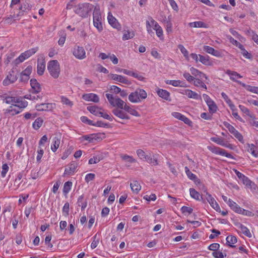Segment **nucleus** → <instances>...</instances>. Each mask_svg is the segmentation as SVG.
Returning a JSON list of instances; mask_svg holds the SVG:
<instances>
[{
  "label": "nucleus",
  "instance_id": "1",
  "mask_svg": "<svg viewBox=\"0 0 258 258\" xmlns=\"http://www.w3.org/2000/svg\"><path fill=\"white\" fill-rule=\"evenodd\" d=\"M147 97V93L142 89L137 88L128 95V100L132 103H139Z\"/></svg>",
  "mask_w": 258,
  "mask_h": 258
},
{
  "label": "nucleus",
  "instance_id": "2",
  "mask_svg": "<svg viewBox=\"0 0 258 258\" xmlns=\"http://www.w3.org/2000/svg\"><path fill=\"white\" fill-rule=\"evenodd\" d=\"M93 5L89 3L79 4L75 7L74 12L82 18H86L93 9Z\"/></svg>",
  "mask_w": 258,
  "mask_h": 258
},
{
  "label": "nucleus",
  "instance_id": "3",
  "mask_svg": "<svg viewBox=\"0 0 258 258\" xmlns=\"http://www.w3.org/2000/svg\"><path fill=\"white\" fill-rule=\"evenodd\" d=\"M47 70L50 75L54 79H57L60 74L59 64L57 60H52L48 62Z\"/></svg>",
  "mask_w": 258,
  "mask_h": 258
},
{
  "label": "nucleus",
  "instance_id": "4",
  "mask_svg": "<svg viewBox=\"0 0 258 258\" xmlns=\"http://www.w3.org/2000/svg\"><path fill=\"white\" fill-rule=\"evenodd\" d=\"M93 25L97 28L98 31L100 32L103 30V26L102 23V17L100 9L97 7H95L93 13Z\"/></svg>",
  "mask_w": 258,
  "mask_h": 258
},
{
  "label": "nucleus",
  "instance_id": "5",
  "mask_svg": "<svg viewBox=\"0 0 258 258\" xmlns=\"http://www.w3.org/2000/svg\"><path fill=\"white\" fill-rule=\"evenodd\" d=\"M38 50L37 47L30 49L24 52L21 53L20 55L15 60V63L18 64L23 61L26 59L29 58L33 54H35Z\"/></svg>",
  "mask_w": 258,
  "mask_h": 258
},
{
  "label": "nucleus",
  "instance_id": "6",
  "mask_svg": "<svg viewBox=\"0 0 258 258\" xmlns=\"http://www.w3.org/2000/svg\"><path fill=\"white\" fill-rule=\"evenodd\" d=\"M18 79V76L15 74V71L12 69L9 73L6 78L3 82L4 86H8L11 84L14 83Z\"/></svg>",
  "mask_w": 258,
  "mask_h": 258
},
{
  "label": "nucleus",
  "instance_id": "7",
  "mask_svg": "<svg viewBox=\"0 0 258 258\" xmlns=\"http://www.w3.org/2000/svg\"><path fill=\"white\" fill-rule=\"evenodd\" d=\"M208 149L213 153L224 156L227 158L234 159L233 156L230 153H227L224 149L216 146H209Z\"/></svg>",
  "mask_w": 258,
  "mask_h": 258
},
{
  "label": "nucleus",
  "instance_id": "8",
  "mask_svg": "<svg viewBox=\"0 0 258 258\" xmlns=\"http://www.w3.org/2000/svg\"><path fill=\"white\" fill-rule=\"evenodd\" d=\"M73 54L76 58L79 59H83L86 57L84 48L80 46H76L74 48Z\"/></svg>",
  "mask_w": 258,
  "mask_h": 258
},
{
  "label": "nucleus",
  "instance_id": "9",
  "mask_svg": "<svg viewBox=\"0 0 258 258\" xmlns=\"http://www.w3.org/2000/svg\"><path fill=\"white\" fill-rule=\"evenodd\" d=\"M30 86L31 87L30 92L32 94H38L42 90L41 85L35 79L30 80Z\"/></svg>",
  "mask_w": 258,
  "mask_h": 258
},
{
  "label": "nucleus",
  "instance_id": "10",
  "mask_svg": "<svg viewBox=\"0 0 258 258\" xmlns=\"http://www.w3.org/2000/svg\"><path fill=\"white\" fill-rule=\"evenodd\" d=\"M234 172L238 178L242 181V183L245 185L251 187L254 183L252 182L247 177L238 170L234 169Z\"/></svg>",
  "mask_w": 258,
  "mask_h": 258
},
{
  "label": "nucleus",
  "instance_id": "11",
  "mask_svg": "<svg viewBox=\"0 0 258 258\" xmlns=\"http://www.w3.org/2000/svg\"><path fill=\"white\" fill-rule=\"evenodd\" d=\"M108 77L113 80L117 81L118 82L124 84L130 85L131 84L130 81H129L125 77L121 75H119L114 74H110L109 75H108Z\"/></svg>",
  "mask_w": 258,
  "mask_h": 258
},
{
  "label": "nucleus",
  "instance_id": "12",
  "mask_svg": "<svg viewBox=\"0 0 258 258\" xmlns=\"http://www.w3.org/2000/svg\"><path fill=\"white\" fill-rule=\"evenodd\" d=\"M78 166V163L75 161H72L68 165V167L64 170V174L71 175L74 174Z\"/></svg>",
  "mask_w": 258,
  "mask_h": 258
},
{
  "label": "nucleus",
  "instance_id": "13",
  "mask_svg": "<svg viewBox=\"0 0 258 258\" xmlns=\"http://www.w3.org/2000/svg\"><path fill=\"white\" fill-rule=\"evenodd\" d=\"M148 163L151 164L152 166H156L158 165V161L157 155L149 153L147 154L146 157L145 159Z\"/></svg>",
  "mask_w": 258,
  "mask_h": 258
},
{
  "label": "nucleus",
  "instance_id": "14",
  "mask_svg": "<svg viewBox=\"0 0 258 258\" xmlns=\"http://www.w3.org/2000/svg\"><path fill=\"white\" fill-rule=\"evenodd\" d=\"M54 104L52 103H41L37 104L35 108L37 110L41 111H51L54 108Z\"/></svg>",
  "mask_w": 258,
  "mask_h": 258
},
{
  "label": "nucleus",
  "instance_id": "15",
  "mask_svg": "<svg viewBox=\"0 0 258 258\" xmlns=\"http://www.w3.org/2000/svg\"><path fill=\"white\" fill-rule=\"evenodd\" d=\"M14 104H12L15 107L19 108L20 110L26 107L28 105V102L26 100H23L21 97H16Z\"/></svg>",
  "mask_w": 258,
  "mask_h": 258
},
{
  "label": "nucleus",
  "instance_id": "16",
  "mask_svg": "<svg viewBox=\"0 0 258 258\" xmlns=\"http://www.w3.org/2000/svg\"><path fill=\"white\" fill-rule=\"evenodd\" d=\"M82 98L88 101H92L95 103H98L99 101L98 96L94 93L85 94L83 95Z\"/></svg>",
  "mask_w": 258,
  "mask_h": 258
},
{
  "label": "nucleus",
  "instance_id": "17",
  "mask_svg": "<svg viewBox=\"0 0 258 258\" xmlns=\"http://www.w3.org/2000/svg\"><path fill=\"white\" fill-rule=\"evenodd\" d=\"M172 115L174 117L183 121L187 125H190L192 123V121L180 113L174 112L172 113Z\"/></svg>",
  "mask_w": 258,
  "mask_h": 258
},
{
  "label": "nucleus",
  "instance_id": "18",
  "mask_svg": "<svg viewBox=\"0 0 258 258\" xmlns=\"http://www.w3.org/2000/svg\"><path fill=\"white\" fill-rule=\"evenodd\" d=\"M108 23L113 28L117 29H120L121 28L120 25L117 22V20L111 15V13H109L107 17Z\"/></svg>",
  "mask_w": 258,
  "mask_h": 258
},
{
  "label": "nucleus",
  "instance_id": "19",
  "mask_svg": "<svg viewBox=\"0 0 258 258\" xmlns=\"http://www.w3.org/2000/svg\"><path fill=\"white\" fill-rule=\"evenodd\" d=\"M87 109L91 113L95 116H100L101 114H102V112L101 111V110L102 109L96 105L88 106Z\"/></svg>",
  "mask_w": 258,
  "mask_h": 258
},
{
  "label": "nucleus",
  "instance_id": "20",
  "mask_svg": "<svg viewBox=\"0 0 258 258\" xmlns=\"http://www.w3.org/2000/svg\"><path fill=\"white\" fill-rule=\"evenodd\" d=\"M189 192L190 196L198 201H202L203 203H205V200L204 198L201 196L200 193L196 190L194 188H190L189 189Z\"/></svg>",
  "mask_w": 258,
  "mask_h": 258
},
{
  "label": "nucleus",
  "instance_id": "21",
  "mask_svg": "<svg viewBox=\"0 0 258 258\" xmlns=\"http://www.w3.org/2000/svg\"><path fill=\"white\" fill-rule=\"evenodd\" d=\"M112 113L115 116L121 119H129L130 118L129 116L126 113L117 108L114 109L112 110Z\"/></svg>",
  "mask_w": 258,
  "mask_h": 258
},
{
  "label": "nucleus",
  "instance_id": "22",
  "mask_svg": "<svg viewBox=\"0 0 258 258\" xmlns=\"http://www.w3.org/2000/svg\"><path fill=\"white\" fill-rule=\"evenodd\" d=\"M45 69V62L44 59L39 61L38 60L37 66V73L39 76H42Z\"/></svg>",
  "mask_w": 258,
  "mask_h": 258
},
{
  "label": "nucleus",
  "instance_id": "23",
  "mask_svg": "<svg viewBox=\"0 0 258 258\" xmlns=\"http://www.w3.org/2000/svg\"><path fill=\"white\" fill-rule=\"evenodd\" d=\"M228 205L235 212L239 213L241 211L242 208L240 207L235 202L229 199Z\"/></svg>",
  "mask_w": 258,
  "mask_h": 258
},
{
  "label": "nucleus",
  "instance_id": "24",
  "mask_svg": "<svg viewBox=\"0 0 258 258\" xmlns=\"http://www.w3.org/2000/svg\"><path fill=\"white\" fill-rule=\"evenodd\" d=\"M158 95L166 100H170V93L165 90L158 89L157 91Z\"/></svg>",
  "mask_w": 258,
  "mask_h": 258
},
{
  "label": "nucleus",
  "instance_id": "25",
  "mask_svg": "<svg viewBox=\"0 0 258 258\" xmlns=\"http://www.w3.org/2000/svg\"><path fill=\"white\" fill-rule=\"evenodd\" d=\"M237 83L243 87L246 90L258 94V87L246 85L240 81H237Z\"/></svg>",
  "mask_w": 258,
  "mask_h": 258
},
{
  "label": "nucleus",
  "instance_id": "26",
  "mask_svg": "<svg viewBox=\"0 0 258 258\" xmlns=\"http://www.w3.org/2000/svg\"><path fill=\"white\" fill-rule=\"evenodd\" d=\"M229 132L232 134L240 142H242L243 137L242 135L238 132L233 126H231L229 129Z\"/></svg>",
  "mask_w": 258,
  "mask_h": 258
},
{
  "label": "nucleus",
  "instance_id": "27",
  "mask_svg": "<svg viewBox=\"0 0 258 258\" xmlns=\"http://www.w3.org/2000/svg\"><path fill=\"white\" fill-rule=\"evenodd\" d=\"M60 139L57 137H54L52 139V144L51 145V149L52 152H55L59 146Z\"/></svg>",
  "mask_w": 258,
  "mask_h": 258
},
{
  "label": "nucleus",
  "instance_id": "28",
  "mask_svg": "<svg viewBox=\"0 0 258 258\" xmlns=\"http://www.w3.org/2000/svg\"><path fill=\"white\" fill-rule=\"evenodd\" d=\"M221 96L225 101L228 104L231 110L235 111L236 110V107L229 98L228 96L224 92L221 93Z\"/></svg>",
  "mask_w": 258,
  "mask_h": 258
},
{
  "label": "nucleus",
  "instance_id": "29",
  "mask_svg": "<svg viewBox=\"0 0 258 258\" xmlns=\"http://www.w3.org/2000/svg\"><path fill=\"white\" fill-rule=\"evenodd\" d=\"M190 71L191 74L195 77L199 76L201 79L203 78H205L206 79H208V77L205 74L194 67L190 69Z\"/></svg>",
  "mask_w": 258,
  "mask_h": 258
},
{
  "label": "nucleus",
  "instance_id": "30",
  "mask_svg": "<svg viewBox=\"0 0 258 258\" xmlns=\"http://www.w3.org/2000/svg\"><path fill=\"white\" fill-rule=\"evenodd\" d=\"M199 60L203 64L206 66H211L212 62L209 59V56L208 55H202L199 54Z\"/></svg>",
  "mask_w": 258,
  "mask_h": 258
},
{
  "label": "nucleus",
  "instance_id": "31",
  "mask_svg": "<svg viewBox=\"0 0 258 258\" xmlns=\"http://www.w3.org/2000/svg\"><path fill=\"white\" fill-rule=\"evenodd\" d=\"M226 74L230 76V78L231 80L237 82L236 80L238 78H241L242 77L236 72L227 70Z\"/></svg>",
  "mask_w": 258,
  "mask_h": 258
},
{
  "label": "nucleus",
  "instance_id": "32",
  "mask_svg": "<svg viewBox=\"0 0 258 258\" xmlns=\"http://www.w3.org/2000/svg\"><path fill=\"white\" fill-rule=\"evenodd\" d=\"M130 186L133 192L138 194L141 189V186L137 180L131 183Z\"/></svg>",
  "mask_w": 258,
  "mask_h": 258
},
{
  "label": "nucleus",
  "instance_id": "33",
  "mask_svg": "<svg viewBox=\"0 0 258 258\" xmlns=\"http://www.w3.org/2000/svg\"><path fill=\"white\" fill-rule=\"evenodd\" d=\"M114 103L113 104V106H116L118 108L124 109V106L125 105H127L124 101L121 100L119 97H116V99L115 100V101H114Z\"/></svg>",
  "mask_w": 258,
  "mask_h": 258
},
{
  "label": "nucleus",
  "instance_id": "34",
  "mask_svg": "<svg viewBox=\"0 0 258 258\" xmlns=\"http://www.w3.org/2000/svg\"><path fill=\"white\" fill-rule=\"evenodd\" d=\"M185 94L189 98H193L197 100L201 99V97L196 92L192 91L190 90H186L185 91Z\"/></svg>",
  "mask_w": 258,
  "mask_h": 258
},
{
  "label": "nucleus",
  "instance_id": "35",
  "mask_svg": "<svg viewBox=\"0 0 258 258\" xmlns=\"http://www.w3.org/2000/svg\"><path fill=\"white\" fill-rule=\"evenodd\" d=\"M14 107L15 106H13V105L10 106L9 108L6 110L5 113L13 116L16 114H19L21 111V110H20L19 109H16L15 108H14Z\"/></svg>",
  "mask_w": 258,
  "mask_h": 258
},
{
  "label": "nucleus",
  "instance_id": "36",
  "mask_svg": "<svg viewBox=\"0 0 258 258\" xmlns=\"http://www.w3.org/2000/svg\"><path fill=\"white\" fill-rule=\"evenodd\" d=\"M124 110L132 115L135 116H140L139 113L136 110L131 107L128 105H125L124 106Z\"/></svg>",
  "mask_w": 258,
  "mask_h": 258
},
{
  "label": "nucleus",
  "instance_id": "37",
  "mask_svg": "<svg viewBox=\"0 0 258 258\" xmlns=\"http://www.w3.org/2000/svg\"><path fill=\"white\" fill-rule=\"evenodd\" d=\"M226 242L228 244L229 246H230L231 247H235V245H232V244L236 243L237 241V238L235 236H232V235L228 236L226 237Z\"/></svg>",
  "mask_w": 258,
  "mask_h": 258
},
{
  "label": "nucleus",
  "instance_id": "38",
  "mask_svg": "<svg viewBox=\"0 0 258 258\" xmlns=\"http://www.w3.org/2000/svg\"><path fill=\"white\" fill-rule=\"evenodd\" d=\"M84 195L80 196L77 201V203L79 206L81 207V210L83 211L86 208L87 205V202L86 201H83Z\"/></svg>",
  "mask_w": 258,
  "mask_h": 258
},
{
  "label": "nucleus",
  "instance_id": "39",
  "mask_svg": "<svg viewBox=\"0 0 258 258\" xmlns=\"http://www.w3.org/2000/svg\"><path fill=\"white\" fill-rule=\"evenodd\" d=\"M30 6L29 3L25 2L19 8L21 12H19V14L17 15V16H22L23 15V12H26L27 10L30 9Z\"/></svg>",
  "mask_w": 258,
  "mask_h": 258
},
{
  "label": "nucleus",
  "instance_id": "40",
  "mask_svg": "<svg viewBox=\"0 0 258 258\" xmlns=\"http://www.w3.org/2000/svg\"><path fill=\"white\" fill-rule=\"evenodd\" d=\"M189 26L190 27L195 28H206V24L202 21H196L189 23Z\"/></svg>",
  "mask_w": 258,
  "mask_h": 258
},
{
  "label": "nucleus",
  "instance_id": "41",
  "mask_svg": "<svg viewBox=\"0 0 258 258\" xmlns=\"http://www.w3.org/2000/svg\"><path fill=\"white\" fill-rule=\"evenodd\" d=\"M204 196V199H206L210 204L211 206H213L214 205L217 203L215 199L212 197L211 195L206 191V194Z\"/></svg>",
  "mask_w": 258,
  "mask_h": 258
},
{
  "label": "nucleus",
  "instance_id": "42",
  "mask_svg": "<svg viewBox=\"0 0 258 258\" xmlns=\"http://www.w3.org/2000/svg\"><path fill=\"white\" fill-rule=\"evenodd\" d=\"M93 138L94 142L95 141L99 142L102 140L103 139H105V135L104 133H103L93 134Z\"/></svg>",
  "mask_w": 258,
  "mask_h": 258
},
{
  "label": "nucleus",
  "instance_id": "43",
  "mask_svg": "<svg viewBox=\"0 0 258 258\" xmlns=\"http://www.w3.org/2000/svg\"><path fill=\"white\" fill-rule=\"evenodd\" d=\"M165 83L166 84L171 85L174 87H182L183 86L181 84L182 82L180 80H166Z\"/></svg>",
  "mask_w": 258,
  "mask_h": 258
},
{
  "label": "nucleus",
  "instance_id": "44",
  "mask_svg": "<svg viewBox=\"0 0 258 258\" xmlns=\"http://www.w3.org/2000/svg\"><path fill=\"white\" fill-rule=\"evenodd\" d=\"M72 182L68 181L64 183L63 187V193L64 195H67L71 189Z\"/></svg>",
  "mask_w": 258,
  "mask_h": 258
},
{
  "label": "nucleus",
  "instance_id": "45",
  "mask_svg": "<svg viewBox=\"0 0 258 258\" xmlns=\"http://www.w3.org/2000/svg\"><path fill=\"white\" fill-rule=\"evenodd\" d=\"M43 122V120L41 118H37L33 123V127L35 130L39 129L42 126Z\"/></svg>",
  "mask_w": 258,
  "mask_h": 258
},
{
  "label": "nucleus",
  "instance_id": "46",
  "mask_svg": "<svg viewBox=\"0 0 258 258\" xmlns=\"http://www.w3.org/2000/svg\"><path fill=\"white\" fill-rule=\"evenodd\" d=\"M207 105L209 107V110L210 113H214L216 112L217 106L213 101L210 102V103L208 104Z\"/></svg>",
  "mask_w": 258,
  "mask_h": 258
},
{
  "label": "nucleus",
  "instance_id": "47",
  "mask_svg": "<svg viewBox=\"0 0 258 258\" xmlns=\"http://www.w3.org/2000/svg\"><path fill=\"white\" fill-rule=\"evenodd\" d=\"M4 98V100L5 101V102L7 104H14L15 102V99L16 97H12V96H7L4 95L2 96Z\"/></svg>",
  "mask_w": 258,
  "mask_h": 258
},
{
  "label": "nucleus",
  "instance_id": "48",
  "mask_svg": "<svg viewBox=\"0 0 258 258\" xmlns=\"http://www.w3.org/2000/svg\"><path fill=\"white\" fill-rule=\"evenodd\" d=\"M61 102L67 106L72 107L73 105V103L72 101L70 100L67 97L62 96L60 97Z\"/></svg>",
  "mask_w": 258,
  "mask_h": 258
},
{
  "label": "nucleus",
  "instance_id": "49",
  "mask_svg": "<svg viewBox=\"0 0 258 258\" xmlns=\"http://www.w3.org/2000/svg\"><path fill=\"white\" fill-rule=\"evenodd\" d=\"M210 140L212 142H214L217 143V144L221 145L222 146L224 145V144L225 142V141H224V140L223 138H220V137H212V138H211Z\"/></svg>",
  "mask_w": 258,
  "mask_h": 258
},
{
  "label": "nucleus",
  "instance_id": "50",
  "mask_svg": "<svg viewBox=\"0 0 258 258\" xmlns=\"http://www.w3.org/2000/svg\"><path fill=\"white\" fill-rule=\"evenodd\" d=\"M178 48L187 60L189 59L188 52L186 49L181 44L178 46Z\"/></svg>",
  "mask_w": 258,
  "mask_h": 258
},
{
  "label": "nucleus",
  "instance_id": "51",
  "mask_svg": "<svg viewBox=\"0 0 258 258\" xmlns=\"http://www.w3.org/2000/svg\"><path fill=\"white\" fill-rule=\"evenodd\" d=\"M240 229L241 233H242V234H243L244 235L249 238L251 237L252 235L249 230L246 226L243 225Z\"/></svg>",
  "mask_w": 258,
  "mask_h": 258
},
{
  "label": "nucleus",
  "instance_id": "52",
  "mask_svg": "<svg viewBox=\"0 0 258 258\" xmlns=\"http://www.w3.org/2000/svg\"><path fill=\"white\" fill-rule=\"evenodd\" d=\"M135 36L134 32L125 31L123 35L122 40H126L132 38Z\"/></svg>",
  "mask_w": 258,
  "mask_h": 258
},
{
  "label": "nucleus",
  "instance_id": "53",
  "mask_svg": "<svg viewBox=\"0 0 258 258\" xmlns=\"http://www.w3.org/2000/svg\"><path fill=\"white\" fill-rule=\"evenodd\" d=\"M94 126L105 128H109L110 127L109 123H105L102 121H97L96 123H94Z\"/></svg>",
  "mask_w": 258,
  "mask_h": 258
},
{
  "label": "nucleus",
  "instance_id": "54",
  "mask_svg": "<svg viewBox=\"0 0 258 258\" xmlns=\"http://www.w3.org/2000/svg\"><path fill=\"white\" fill-rule=\"evenodd\" d=\"M185 171L187 177L191 180L195 179L197 178V176L193 174L187 167H185Z\"/></svg>",
  "mask_w": 258,
  "mask_h": 258
},
{
  "label": "nucleus",
  "instance_id": "55",
  "mask_svg": "<svg viewBox=\"0 0 258 258\" xmlns=\"http://www.w3.org/2000/svg\"><path fill=\"white\" fill-rule=\"evenodd\" d=\"M136 152H137V154L138 156L141 160H145V159L146 157L147 154H146L145 152L143 150H142L141 149H138L137 150Z\"/></svg>",
  "mask_w": 258,
  "mask_h": 258
},
{
  "label": "nucleus",
  "instance_id": "56",
  "mask_svg": "<svg viewBox=\"0 0 258 258\" xmlns=\"http://www.w3.org/2000/svg\"><path fill=\"white\" fill-rule=\"evenodd\" d=\"M121 158L122 160L130 163H135L136 162V160L132 156H130L127 155H124L121 156Z\"/></svg>",
  "mask_w": 258,
  "mask_h": 258
},
{
  "label": "nucleus",
  "instance_id": "57",
  "mask_svg": "<svg viewBox=\"0 0 258 258\" xmlns=\"http://www.w3.org/2000/svg\"><path fill=\"white\" fill-rule=\"evenodd\" d=\"M9 167L7 163L3 164L2 171L1 172V175L2 177H5L7 173L9 170Z\"/></svg>",
  "mask_w": 258,
  "mask_h": 258
},
{
  "label": "nucleus",
  "instance_id": "58",
  "mask_svg": "<svg viewBox=\"0 0 258 258\" xmlns=\"http://www.w3.org/2000/svg\"><path fill=\"white\" fill-rule=\"evenodd\" d=\"M180 210H181V211L182 212V213L183 214L187 213L188 214H190L192 213L193 212L192 208L189 207L185 206H182Z\"/></svg>",
  "mask_w": 258,
  "mask_h": 258
},
{
  "label": "nucleus",
  "instance_id": "59",
  "mask_svg": "<svg viewBox=\"0 0 258 258\" xmlns=\"http://www.w3.org/2000/svg\"><path fill=\"white\" fill-rule=\"evenodd\" d=\"M69 209L70 204L68 202H67L64 204L62 208V212L65 216H68L69 215Z\"/></svg>",
  "mask_w": 258,
  "mask_h": 258
},
{
  "label": "nucleus",
  "instance_id": "60",
  "mask_svg": "<svg viewBox=\"0 0 258 258\" xmlns=\"http://www.w3.org/2000/svg\"><path fill=\"white\" fill-rule=\"evenodd\" d=\"M39 149L37 151V155L36 157V160L38 162H40L42 157L43 155L44 151L41 148V147H38Z\"/></svg>",
  "mask_w": 258,
  "mask_h": 258
},
{
  "label": "nucleus",
  "instance_id": "61",
  "mask_svg": "<svg viewBox=\"0 0 258 258\" xmlns=\"http://www.w3.org/2000/svg\"><path fill=\"white\" fill-rule=\"evenodd\" d=\"M166 30L168 33L172 32V24L170 20L167 21L165 22Z\"/></svg>",
  "mask_w": 258,
  "mask_h": 258
},
{
  "label": "nucleus",
  "instance_id": "62",
  "mask_svg": "<svg viewBox=\"0 0 258 258\" xmlns=\"http://www.w3.org/2000/svg\"><path fill=\"white\" fill-rule=\"evenodd\" d=\"M99 243V238H97V234H95L93 237V240L91 244V247L92 249L95 248Z\"/></svg>",
  "mask_w": 258,
  "mask_h": 258
},
{
  "label": "nucleus",
  "instance_id": "63",
  "mask_svg": "<svg viewBox=\"0 0 258 258\" xmlns=\"http://www.w3.org/2000/svg\"><path fill=\"white\" fill-rule=\"evenodd\" d=\"M81 120L87 124L91 125L94 126V123H93V121L89 119L86 116H82L81 117Z\"/></svg>",
  "mask_w": 258,
  "mask_h": 258
},
{
  "label": "nucleus",
  "instance_id": "64",
  "mask_svg": "<svg viewBox=\"0 0 258 258\" xmlns=\"http://www.w3.org/2000/svg\"><path fill=\"white\" fill-rule=\"evenodd\" d=\"M30 176L33 179H36L39 177V171L37 169H33L31 171Z\"/></svg>",
  "mask_w": 258,
  "mask_h": 258
}]
</instances>
